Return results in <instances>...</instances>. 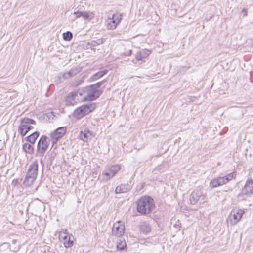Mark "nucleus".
Segmentation results:
<instances>
[{"mask_svg":"<svg viewBox=\"0 0 253 253\" xmlns=\"http://www.w3.org/2000/svg\"><path fill=\"white\" fill-rule=\"evenodd\" d=\"M136 203L137 211L142 214L150 213L154 207L153 199L149 196L141 197Z\"/></svg>","mask_w":253,"mask_h":253,"instance_id":"f257e3e1","label":"nucleus"},{"mask_svg":"<svg viewBox=\"0 0 253 253\" xmlns=\"http://www.w3.org/2000/svg\"><path fill=\"white\" fill-rule=\"evenodd\" d=\"M38 171V165L34 162L30 166L23 184L26 186H31L35 181Z\"/></svg>","mask_w":253,"mask_h":253,"instance_id":"f03ea898","label":"nucleus"},{"mask_svg":"<svg viewBox=\"0 0 253 253\" xmlns=\"http://www.w3.org/2000/svg\"><path fill=\"white\" fill-rule=\"evenodd\" d=\"M101 85V82H98L93 85L86 87L84 93L85 96L84 97L85 100H93L98 98L100 95V92L98 88Z\"/></svg>","mask_w":253,"mask_h":253,"instance_id":"7ed1b4c3","label":"nucleus"},{"mask_svg":"<svg viewBox=\"0 0 253 253\" xmlns=\"http://www.w3.org/2000/svg\"><path fill=\"white\" fill-rule=\"evenodd\" d=\"M35 124L34 120L29 118H23L20 120V123L18 127V132L22 136H24L33 128V125Z\"/></svg>","mask_w":253,"mask_h":253,"instance_id":"20e7f679","label":"nucleus"},{"mask_svg":"<svg viewBox=\"0 0 253 253\" xmlns=\"http://www.w3.org/2000/svg\"><path fill=\"white\" fill-rule=\"evenodd\" d=\"M245 211L243 209L238 208H233L227 219V222L231 225H235L241 219Z\"/></svg>","mask_w":253,"mask_h":253,"instance_id":"39448f33","label":"nucleus"},{"mask_svg":"<svg viewBox=\"0 0 253 253\" xmlns=\"http://www.w3.org/2000/svg\"><path fill=\"white\" fill-rule=\"evenodd\" d=\"M95 108V104L94 103L83 105L74 111L73 116L77 119H80L92 111Z\"/></svg>","mask_w":253,"mask_h":253,"instance_id":"423d86ee","label":"nucleus"},{"mask_svg":"<svg viewBox=\"0 0 253 253\" xmlns=\"http://www.w3.org/2000/svg\"><path fill=\"white\" fill-rule=\"evenodd\" d=\"M121 167L119 165H115L106 168L102 174L100 176L102 180L108 181L111 179L120 170Z\"/></svg>","mask_w":253,"mask_h":253,"instance_id":"0eeeda50","label":"nucleus"},{"mask_svg":"<svg viewBox=\"0 0 253 253\" xmlns=\"http://www.w3.org/2000/svg\"><path fill=\"white\" fill-rule=\"evenodd\" d=\"M122 20V15L119 13L113 14L112 17L108 18L107 20V28L108 30L115 29Z\"/></svg>","mask_w":253,"mask_h":253,"instance_id":"6e6552de","label":"nucleus"},{"mask_svg":"<svg viewBox=\"0 0 253 253\" xmlns=\"http://www.w3.org/2000/svg\"><path fill=\"white\" fill-rule=\"evenodd\" d=\"M125 225L120 221H118L113 224L112 228V234L116 237H120L125 233Z\"/></svg>","mask_w":253,"mask_h":253,"instance_id":"1a4fd4ad","label":"nucleus"},{"mask_svg":"<svg viewBox=\"0 0 253 253\" xmlns=\"http://www.w3.org/2000/svg\"><path fill=\"white\" fill-rule=\"evenodd\" d=\"M205 196L203 194L200 189L193 190L189 197V200L191 204H195L198 201L204 200Z\"/></svg>","mask_w":253,"mask_h":253,"instance_id":"9d476101","label":"nucleus"},{"mask_svg":"<svg viewBox=\"0 0 253 253\" xmlns=\"http://www.w3.org/2000/svg\"><path fill=\"white\" fill-rule=\"evenodd\" d=\"M78 94L82 95L81 92H73L70 93L66 97V103L67 105H74L76 104L77 100H79Z\"/></svg>","mask_w":253,"mask_h":253,"instance_id":"9b49d317","label":"nucleus"},{"mask_svg":"<svg viewBox=\"0 0 253 253\" xmlns=\"http://www.w3.org/2000/svg\"><path fill=\"white\" fill-rule=\"evenodd\" d=\"M48 146L49 143L47 141V137L44 135L42 136L38 144V148L42 152L44 153L47 150Z\"/></svg>","mask_w":253,"mask_h":253,"instance_id":"f8f14e48","label":"nucleus"},{"mask_svg":"<svg viewBox=\"0 0 253 253\" xmlns=\"http://www.w3.org/2000/svg\"><path fill=\"white\" fill-rule=\"evenodd\" d=\"M253 193V180H248L242 190V194L249 195Z\"/></svg>","mask_w":253,"mask_h":253,"instance_id":"ddd939ff","label":"nucleus"},{"mask_svg":"<svg viewBox=\"0 0 253 253\" xmlns=\"http://www.w3.org/2000/svg\"><path fill=\"white\" fill-rule=\"evenodd\" d=\"M92 133L87 128H84L81 130L79 138L84 142H87L89 139L91 138Z\"/></svg>","mask_w":253,"mask_h":253,"instance_id":"4468645a","label":"nucleus"},{"mask_svg":"<svg viewBox=\"0 0 253 253\" xmlns=\"http://www.w3.org/2000/svg\"><path fill=\"white\" fill-rule=\"evenodd\" d=\"M66 131V128L65 127H59L51 133V136L53 139L57 141L59 138H61L64 135Z\"/></svg>","mask_w":253,"mask_h":253,"instance_id":"2eb2a0df","label":"nucleus"},{"mask_svg":"<svg viewBox=\"0 0 253 253\" xmlns=\"http://www.w3.org/2000/svg\"><path fill=\"white\" fill-rule=\"evenodd\" d=\"M236 174L235 172L229 173V174L223 176V177H219L217 178L220 185H222L223 184H226L229 181L231 180L232 179H234L236 177Z\"/></svg>","mask_w":253,"mask_h":253,"instance_id":"dca6fc26","label":"nucleus"},{"mask_svg":"<svg viewBox=\"0 0 253 253\" xmlns=\"http://www.w3.org/2000/svg\"><path fill=\"white\" fill-rule=\"evenodd\" d=\"M151 53V51L144 49L138 52L136 55V59L138 60L142 61L143 59L146 58Z\"/></svg>","mask_w":253,"mask_h":253,"instance_id":"f3484780","label":"nucleus"},{"mask_svg":"<svg viewBox=\"0 0 253 253\" xmlns=\"http://www.w3.org/2000/svg\"><path fill=\"white\" fill-rule=\"evenodd\" d=\"M94 13L91 11H83L82 18L84 21H90L94 19Z\"/></svg>","mask_w":253,"mask_h":253,"instance_id":"a211bd4d","label":"nucleus"},{"mask_svg":"<svg viewBox=\"0 0 253 253\" xmlns=\"http://www.w3.org/2000/svg\"><path fill=\"white\" fill-rule=\"evenodd\" d=\"M129 190L128 186L126 184H121L116 188V193H122L126 192Z\"/></svg>","mask_w":253,"mask_h":253,"instance_id":"6ab92c4d","label":"nucleus"},{"mask_svg":"<svg viewBox=\"0 0 253 253\" xmlns=\"http://www.w3.org/2000/svg\"><path fill=\"white\" fill-rule=\"evenodd\" d=\"M141 232L147 234L151 230L150 225L147 222H143L141 223L140 227Z\"/></svg>","mask_w":253,"mask_h":253,"instance_id":"aec40b11","label":"nucleus"},{"mask_svg":"<svg viewBox=\"0 0 253 253\" xmlns=\"http://www.w3.org/2000/svg\"><path fill=\"white\" fill-rule=\"evenodd\" d=\"M70 236L65 229H62L59 233V238L61 241L63 242L68 239Z\"/></svg>","mask_w":253,"mask_h":253,"instance_id":"412c9836","label":"nucleus"},{"mask_svg":"<svg viewBox=\"0 0 253 253\" xmlns=\"http://www.w3.org/2000/svg\"><path fill=\"white\" fill-rule=\"evenodd\" d=\"M39 135V134L37 132H33L31 135L27 137V141L32 144H34L37 138L38 137Z\"/></svg>","mask_w":253,"mask_h":253,"instance_id":"4be33fe9","label":"nucleus"},{"mask_svg":"<svg viewBox=\"0 0 253 253\" xmlns=\"http://www.w3.org/2000/svg\"><path fill=\"white\" fill-rule=\"evenodd\" d=\"M23 149L26 153L32 154L34 152L33 148L28 143L23 144Z\"/></svg>","mask_w":253,"mask_h":253,"instance_id":"5701e85b","label":"nucleus"},{"mask_svg":"<svg viewBox=\"0 0 253 253\" xmlns=\"http://www.w3.org/2000/svg\"><path fill=\"white\" fill-rule=\"evenodd\" d=\"M107 72V70H104L100 71L98 72L97 73L94 74L91 78L93 80H97L100 77H102L104 75H105Z\"/></svg>","mask_w":253,"mask_h":253,"instance_id":"b1692460","label":"nucleus"},{"mask_svg":"<svg viewBox=\"0 0 253 253\" xmlns=\"http://www.w3.org/2000/svg\"><path fill=\"white\" fill-rule=\"evenodd\" d=\"M220 186L217 178H214L211 180L210 183V186L211 188H215Z\"/></svg>","mask_w":253,"mask_h":253,"instance_id":"393cba45","label":"nucleus"},{"mask_svg":"<svg viewBox=\"0 0 253 253\" xmlns=\"http://www.w3.org/2000/svg\"><path fill=\"white\" fill-rule=\"evenodd\" d=\"M126 246V242L124 240H119L117 243V248L121 250H123Z\"/></svg>","mask_w":253,"mask_h":253,"instance_id":"a878e982","label":"nucleus"},{"mask_svg":"<svg viewBox=\"0 0 253 253\" xmlns=\"http://www.w3.org/2000/svg\"><path fill=\"white\" fill-rule=\"evenodd\" d=\"M63 37L65 40L70 41L72 38L73 35L71 32L68 31L63 34Z\"/></svg>","mask_w":253,"mask_h":253,"instance_id":"bb28decb","label":"nucleus"},{"mask_svg":"<svg viewBox=\"0 0 253 253\" xmlns=\"http://www.w3.org/2000/svg\"><path fill=\"white\" fill-rule=\"evenodd\" d=\"M63 244L66 248H68L73 245V242L70 240V237H69L67 240L63 242Z\"/></svg>","mask_w":253,"mask_h":253,"instance_id":"cd10ccee","label":"nucleus"},{"mask_svg":"<svg viewBox=\"0 0 253 253\" xmlns=\"http://www.w3.org/2000/svg\"><path fill=\"white\" fill-rule=\"evenodd\" d=\"M73 15L74 16V19H78L80 17H82L83 11H75L73 13Z\"/></svg>","mask_w":253,"mask_h":253,"instance_id":"c85d7f7f","label":"nucleus"},{"mask_svg":"<svg viewBox=\"0 0 253 253\" xmlns=\"http://www.w3.org/2000/svg\"><path fill=\"white\" fill-rule=\"evenodd\" d=\"M79 70H78L77 69H71L69 71V73H71V74H69L70 76V78L75 76L76 74H77L78 72H79Z\"/></svg>","mask_w":253,"mask_h":253,"instance_id":"c756f323","label":"nucleus"},{"mask_svg":"<svg viewBox=\"0 0 253 253\" xmlns=\"http://www.w3.org/2000/svg\"><path fill=\"white\" fill-rule=\"evenodd\" d=\"M69 74H71V73H69V71L64 73V74L63 75V77L65 79L70 78V76L69 75Z\"/></svg>","mask_w":253,"mask_h":253,"instance_id":"7c9ffc66","label":"nucleus"},{"mask_svg":"<svg viewBox=\"0 0 253 253\" xmlns=\"http://www.w3.org/2000/svg\"><path fill=\"white\" fill-rule=\"evenodd\" d=\"M102 43V42L100 40H98L97 44H99L100 43Z\"/></svg>","mask_w":253,"mask_h":253,"instance_id":"2f4dec72","label":"nucleus"},{"mask_svg":"<svg viewBox=\"0 0 253 253\" xmlns=\"http://www.w3.org/2000/svg\"><path fill=\"white\" fill-rule=\"evenodd\" d=\"M131 54V50H130V52H129V55H130Z\"/></svg>","mask_w":253,"mask_h":253,"instance_id":"473e14b6","label":"nucleus"}]
</instances>
